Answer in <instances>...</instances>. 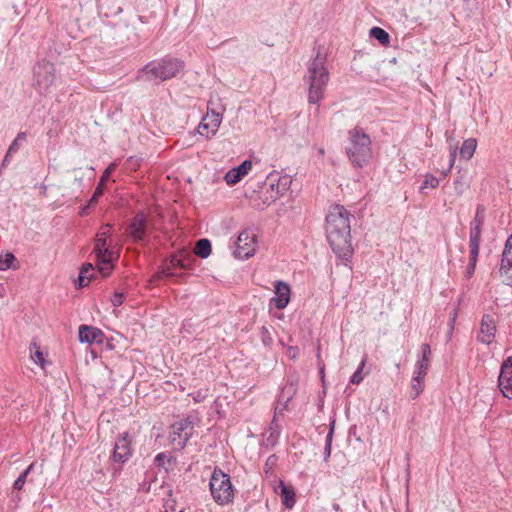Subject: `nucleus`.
<instances>
[{"mask_svg": "<svg viewBox=\"0 0 512 512\" xmlns=\"http://www.w3.org/2000/svg\"><path fill=\"white\" fill-rule=\"evenodd\" d=\"M352 214L340 204L333 205L326 215V237L337 257L348 260L353 253L350 218Z\"/></svg>", "mask_w": 512, "mask_h": 512, "instance_id": "1", "label": "nucleus"}, {"mask_svg": "<svg viewBox=\"0 0 512 512\" xmlns=\"http://www.w3.org/2000/svg\"><path fill=\"white\" fill-rule=\"evenodd\" d=\"M326 63V55L318 50L307 64V74L304 81L308 84L309 104H318L324 96V91L329 81V72Z\"/></svg>", "mask_w": 512, "mask_h": 512, "instance_id": "2", "label": "nucleus"}, {"mask_svg": "<svg viewBox=\"0 0 512 512\" xmlns=\"http://www.w3.org/2000/svg\"><path fill=\"white\" fill-rule=\"evenodd\" d=\"M346 155L354 167L362 168L372 157V140L362 127L348 131Z\"/></svg>", "mask_w": 512, "mask_h": 512, "instance_id": "3", "label": "nucleus"}, {"mask_svg": "<svg viewBox=\"0 0 512 512\" xmlns=\"http://www.w3.org/2000/svg\"><path fill=\"white\" fill-rule=\"evenodd\" d=\"M183 68V61L172 57H165L159 61L147 63L139 71L138 79L145 81L156 79L166 81L175 77Z\"/></svg>", "mask_w": 512, "mask_h": 512, "instance_id": "4", "label": "nucleus"}, {"mask_svg": "<svg viewBox=\"0 0 512 512\" xmlns=\"http://www.w3.org/2000/svg\"><path fill=\"white\" fill-rule=\"evenodd\" d=\"M210 491L218 505H227L234 499V488L230 476L219 467H215L210 478Z\"/></svg>", "mask_w": 512, "mask_h": 512, "instance_id": "5", "label": "nucleus"}, {"mask_svg": "<svg viewBox=\"0 0 512 512\" xmlns=\"http://www.w3.org/2000/svg\"><path fill=\"white\" fill-rule=\"evenodd\" d=\"M195 424V418L188 416L171 425L169 440L177 450L185 448L187 442L193 435Z\"/></svg>", "mask_w": 512, "mask_h": 512, "instance_id": "6", "label": "nucleus"}, {"mask_svg": "<svg viewBox=\"0 0 512 512\" xmlns=\"http://www.w3.org/2000/svg\"><path fill=\"white\" fill-rule=\"evenodd\" d=\"M132 439L128 432L120 435L116 441L110 459L118 464V467L113 468V474H118L121 471V466L126 463L132 456Z\"/></svg>", "mask_w": 512, "mask_h": 512, "instance_id": "7", "label": "nucleus"}, {"mask_svg": "<svg viewBox=\"0 0 512 512\" xmlns=\"http://www.w3.org/2000/svg\"><path fill=\"white\" fill-rule=\"evenodd\" d=\"M56 70L53 63L40 61L34 68V79L41 92H46L56 79Z\"/></svg>", "mask_w": 512, "mask_h": 512, "instance_id": "8", "label": "nucleus"}, {"mask_svg": "<svg viewBox=\"0 0 512 512\" xmlns=\"http://www.w3.org/2000/svg\"><path fill=\"white\" fill-rule=\"evenodd\" d=\"M256 235L250 230H243L236 241L234 255L239 259H248L255 253Z\"/></svg>", "mask_w": 512, "mask_h": 512, "instance_id": "9", "label": "nucleus"}, {"mask_svg": "<svg viewBox=\"0 0 512 512\" xmlns=\"http://www.w3.org/2000/svg\"><path fill=\"white\" fill-rule=\"evenodd\" d=\"M222 122V112H217L214 109H209L207 114L202 118L198 125V133L205 136L207 139L212 138Z\"/></svg>", "mask_w": 512, "mask_h": 512, "instance_id": "10", "label": "nucleus"}, {"mask_svg": "<svg viewBox=\"0 0 512 512\" xmlns=\"http://www.w3.org/2000/svg\"><path fill=\"white\" fill-rule=\"evenodd\" d=\"M498 386L504 397L512 399V356L504 360L501 365Z\"/></svg>", "mask_w": 512, "mask_h": 512, "instance_id": "11", "label": "nucleus"}, {"mask_svg": "<svg viewBox=\"0 0 512 512\" xmlns=\"http://www.w3.org/2000/svg\"><path fill=\"white\" fill-rule=\"evenodd\" d=\"M147 229V217L144 211H138L127 227L129 235L134 241L140 242L145 239Z\"/></svg>", "mask_w": 512, "mask_h": 512, "instance_id": "12", "label": "nucleus"}, {"mask_svg": "<svg viewBox=\"0 0 512 512\" xmlns=\"http://www.w3.org/2000/svg\"><path fill=\"white\" fill-rule=\"evenodd\" d=\"M500 273L505 284L512 286V234L508 237L500 266Z\"/></svg>", "mask_w": 512, "mask_h": 512, "instance_id": "13", "label": "nucleus"}, {"mask_svg": "<svg viewBox=\"0 0 512 512\" xmlns=\"http://www.w3.org/2000/svg\"><path fill=\"white\" fill-rule=\"evenodd\" d=\"M112 239L109 237L108 232L98 231L96 237L94 239V249L96 258L110 257L111 255L116 254L111 249Z\"/></svg>", "mask_w": 512, "mask_h": 512, "instance_id": "14", "label": "nucleus"}, {"mask_svg": "<svg viewBox=\"0 0 512 512\" xmlns=\"http://www.w3.org/2000/svg\"><path fill=\"white\" fill-rule=\"evenodd\" d=\"M274 293L275 296L271 299V303L279 310L284 309L290 302L291 290L289 284L281 280L275 281Z\"/></svg>", "mask_w": 512, "mask_h": 512, "instance_id": "15", "label": "nucleus"}, {"mask_svg": "<svg viewBox=\"0 0 512 512\" xmlns=\"http://www.w3.org/2000/svg\"><path fill=\"white\" fill-rule=\"evenodd\" d=\"M496 333V324L492 315L484 314L481 320L480 331L477 340L483 344H491Z\"/></svg>", "mask_w": 512, "mask_h": 512, "instance_id": "16", "label": "nucleus"}, {"mask_svg": "<svg viewBox=\"0 0 512 512\" xmlns=\"http://www.w3.org/2000/svg\"><path fill=\"white\" fill-rule=\"evenodd\" d=\"M104 333L93 326L81 325L78 331V338L81 343L101 344L104 340Z\"/></svg>", "mask_w": 512, "mask_h": 512, "instance_id": "17", "label": "nucleus"}, {"mask_svg": "<svg viewBox=\"0 0 512 512\" xmlns=\"http://www.w3.org/2000/svg\"><path fill=\"white\" fill-rule=\"evenodd\" d=\"M274 491L281 498L283 506L287 509L294 507L296 503V495L291 485H286L282 480L278 481V485L274 486Z\"/></svg>", "mask_w": 512, "mask_h": 512, "instance_id": "18", "label": "nucleus"}, {"mask_svg": "<svg viewBox=\"0 0 512 512\" xmlns=\"http://www.w3.org/2000/svg\"><path fill=\"white\" fill-rule=\"evenodd\" d=\"M297 381H289L281 390L279 394V403L283 401V408H280L279 405L275 406V414H282L288 406V403L292 400L297 392Z\"/></svg>", "mask_w": 512, "mask_h": 512, "instance_id": "19", "label": "nucleus"}, {"mask_svg": "<svg viewBox=\"0 0 512 512\" xmlns=\"http://www.w3.org/2000/svg\"><path fill=\"white\" fill-rule=\"evenodd\" d=\"M252 168V162L250 160L243 161L239 166L229 170L224 179L228 185H234L238 183Z\"/></svg>", "mask_w": 512, "mask_h": 512, "instance_id": "20", "label": "nucleus"}, {"mask_svg": "<svg viewBox=\"0 0 512 512\" xmlns=\"http://www.w3.org/2000/svg\"><path fill=\"white\" fill-rule=\"evenodd\" d=\"M422 357L416 364L415 374L427 375V371L430 365L431 347L429 344L424 343L421 346Z\"/></svg>", "mask_w": 512, "mask_h": 512, "instance_id": "21", "label": "nucleus"}, {"mask_svg": "<svg viewBox=\"0 0 512 512\" xmlns=\"http://www.w3.org/2000/svg\"><path fill=\"white\" fill-rule=\"evenodd\" d=\"M113 168H114V166L110 165L103 172V175L101 176V178L94 190V193H93L92 197L90 198V204H96L98 202L99 198L103 195L105 182L108 179L109 175L111 174Z\"/></svg>", "mask_w": 512, "mask_h": 512, "instance_id": "22", "label": "nucleus"}, {"mask_svg": "<svg viewBox=\"0 0 512 512\" xmlns=\"http://www.w3.org/2000/svg\"><path fill=\"white\" fill-rule=\"evenodd\" d=\"M482 228L481 226L470 225L469 251H480Z\"/></svg>", "mask_w": 512, "mask_h": 512, "instance_id": "23", "label": "nucleus"}, {"mask_svg": "<svg viewBox=\"0 0 512 512\" xmlns=\"http://www.w3.org/2000/svg\"><path fill=\"white\" fill-rule=\"evenodd\" d=\"M118 258V255L114 254V255H111L110 257H103V259L101 258H96V262H97V266H98V271L104 276V277H107L110 275V273L112 272L113 270V262L115 260H117Z\"/></svg>", "mask_w": 512, "mask_h": 512, "instance_id": "24", "label": "nucleus"}, {"mask_svg": "<svg viewBox=\"0 0 512 512\" xmlns=\"http://www.w3.org/2000/svg\"><path fill=\"white\" fill-rule=\"evenodd\" d=\"M212 251V246L210 240L207 238L199 239L194 248V254L202 259L207 258Z\"/></svg>", "mask_w": 512, "mask_h": 512, "instance_id": "25", "label": "nucleus"}, {"mask_svg": "<svg viewBox=\"0 0 512 512\" xmlns=\"http://www.w3.org/2000/svg\"><path fill=\"white\" fill-rule=\"evenodd\" d=\"M477 147V141L474 138L466 139L461 148H460V156L465 160H469L475 153Z\"/></svg>", "mask_w": 512, "mask_h": 512, "instance_id": "26", "label": "nucleus"}, {"mask_svg": "<svg viewBox=\"0 0 512 512\" xmlns=\"http://www.w3.org/2000/svg\"><path fill=\"white\" fill-rule=\"evenodd\" d=\"M454 190L456 195L460 196L469 187V181L467 179V172L458 171L456 178L453 181Z\"/></svg>", "mask_w": 512, "mask_h": 512, "instance_id": "27", "label": "nucleus"}, {"mask_svg": "<svg viewBox=\"0 0 512 512\" xmlns=\"http://www.w3.org/2000/svg\"><path fill=\"white\" fill-rule=\"evenodd\" d=\"M36 466L35 462H32L15 480L13 484V488L15 490H21L26 483V481L33 482V479H28L29 474L34 471Z\"/></svg>", "mask_w": 512, "mask_h": 512, "instance_id": "28", "label": "nucleus"}, {"mask_svg": "<svg viewBox=\"0 0 512 512\" xmlns=\"http://www.w3.org/2000/svg\"><path fill=\"white\" fill-rule=\"evenodd\" d=\"M370 37L379 41L380 44L388 46L390 43V35L381 27H373L369 32Z\"/></svg>", "mask_w": 512, "mask_h": 512, "instance_id": "29", "label": "nucleus"}, {"mask_svg": "<svg viewBox=\"0 0 512 512\" xmlns=\"http://www.w3.org/2000/svg\"><path fill=\"white\" fill-rule=\"evenodd\" d=\"M424 375L415 374L411 380V390L413 393L411 394V399L415 400L424 389Z\"/></svg>", "mask_w": 512, "mask_h": 512, "instance_id": "30", "label": "nucleus"}, {"mask_svg": "<svg viewBox=\"0 0 512 512\" xmlns=\"http://www.w3.org/2000/svg\"><path fill=\"white\" fill-rule=\"evenodd\" d=\"M27 140V133L26 132H19L16 136V138L12 141L10 144L7 152L8 156H12L13 154L17 153L20 149V146Z\"/></svg>", "mask_w": 512, "mask_h": 512, "instance_id": "31", "label": "nucleus"}, {"mask_svg": "<svg viewBox=\"0 0 512 512\" xmlns=\"http://www.w3.org/2000/svg\"><path fill=\"white\" fill-rule=\"evenodd\" d=\"M276 415L277 414L274 415V418L270 423L269 436L267 438V441L269 443H271L272 445L276 444V442L280 436V432H281L280 426L278 425L277 420H276Z\"/></svg>", "mask_w": 512, "mask_h": 512, "instance_id": "32", "label": "nucleus"}, {"mask_svg": "<svg viewBox=\"0 0 512 512\" xmlns=\"http://www.w3.org/2000/svg\"><path fill=\"white\" fill-rule=\"evenodd\" d=\"M182 256H185V250H179L176 254L172 255L168 265L172 269L180 268L186 270L185 259Z\"/></svg>", "mask_w": 512, "mask_h": 512, "instance_id": "33", "label": "nucleus"}, {"mask_svg": "<svg viewBox=\"0 0 512 512\" xmlns=\"http://www.w3.org/2000/svg\"><path fill=\"white\" fill-rule=\"evenodd\" d=\"M479 252L469 251V262L466 268V277L471 278L474 275L476 264L478 261Z\"/></svg>", "mask_w": 512, "mask_h": 512, "instance_id": "34", "label": "nucleus"}, {"mask_svg": "<svg viewBox=\"0 0 512 512\" xmlns=\"http://www.w3.org/2000/svg\"><path fill=\"white\" fill-rule=\"evenodd\" d=\"M177 276L173 269L168 264L163 266L154 276L153 281L162 280L164 278H172Z\"/></svg>", "mask_w": 512, "mask_h": 512, "instance_id": "35", "label": "nucleus"}, {"mask_svg": "<svg viewBox=\"0 0 512 512\" xmlns=\"http://www.w3.org/2000/svg\"><path fill=\"white\" fill-rule=\"evenodd\" d=\"M440 183V179L437 178L436 176L434 175H427L425 180L422 182L421 186H420V192L421 193H424V190L426 188H437L438 185Z\"/></svg>", "mask_w": 512, "mask_h": 512, "instance_id": "36", "label": "nucleus"}, {"mask_svg": "<svg viewBox=\"0 0 512 512\" xmlns=\"http://www.w3.org/2000/svg\"><path fill=\"white\" fill-rule=\"evenodd\" d=\"M484 221H485V207L483 205H478L476 208V213H475L474 219L470 222V225L483 227Z\"/></svg>", "mask_w": 512, "mask_h": 512, "instance_id": "37", "label": "nucleus"}, {"mask_svg": "<svg viewBox=\"0 0 512 512\" xmlns=\"http://www.w3.org/2000/svg\"><path fill=\"white\" fill-rule=\"evenodd\" d=\"M365 364H366V357H364V358L362 359V361H361V363H360L359 367L357 368V370H356V371L353 373V375L351 376V378H350V382H351L352 384H356V385H358V384H360V383L363 381L364 376H363V374H362V370H363V368H364Z\"/></svg>", "mask_w": 512, "mask_h": 512, "instance_id": "38", "label": "nucleus"}, {"mask_svg": "<svg viewBox=\"0 0 512 512\" xmlns=\"http://www.w3.org/2000/svg\"><path fill=\"white\" fill-rule=\"evenodd\" d=\"M14 261H16V258L12 253H6L4 256H1L0 271H5L11 268Z\"/></svg>", "mask_w": 512, "mask_h": 512, "instance_id": "39", "label": "nucleus"}, {"mask_svg": "<svg viewBox=\"0 0 512 512\" xmlns=\"http://www.w3.org/2000/svg\"><path fill=\"white\" fill-rule=\"evenodd\" d=\"M173 460H175L173 457L171 456H167L165 453L161 452V453H158L156 456H155V463L159 466V467H163L165 468V470L167 471L168 468L166 467V463H171Z\"/></svg>", "mask_w": 512, "mask_h": 512, "instance_id": "40", "label": "nucleus"}, {"mask_svg": "<svg viewBox=\"0 0 512 512\" xmlns=\"http://www.w3.org/2000/svg\"><path fill=\"white\" fill-rule=\"evenodd\" d=\"M260 338L265 347H270L273 343V338L271 336V333L266 326L261 327Z\"/></svg>", "mask_w": 512, "mask_h": 512, "instance_id": "41", "label": "nucleus"}, {"mask_svg": "<svg viewBox=\"0 0 512 512\" xmlns=\"http://www.w3.org/2000/svg\"><path fill=\"white\" fill-rule=\"evenodd\" d=\"M456 155H457V147L451 146L449 166L446 170H444L442 172L443 177H446L448 175V173L451 171L452 167L454 166Z\"/></svg>", "mask_w": 512, "mask_h": 512, "instance_id": "42", "label": "nucleus"}, {"mask_svg": "<svg viewBox=\"0 0 512 512\" xmlns=\"http://www.w3.org/2000/svg\"><path fill=\"white\" fill-rule=\"evenodd\" d=\"M270 181H271V182H270L269 186H270L271 191H272V192H274V188H275V186H276L277 190H276V192H275V193L271 194L269 197H266L265 202H267V201H269V202H274V201H276V200L280 197L279 185H278V184L276 185V184L272 181V179H271V178H270Z\"/></svg>", "mask_w": 512, "mask_h": 512, "instance_id": "43", "label": "nucleus"}, {"mask_svg": "<svg viewBox=\"0 0 512 512\" xmlns=\"http://www.w3.org/2000/svg\"><path fill=\"white\" fill-rule=\"evenodd\" d=\"M125 296L123 293L115 292L111 298V302L114 307H118L123 304Z\"/></svg>", "mask_w": 512, "mask_h": 512, "instance_id": "44", "label": "nucleus"}, {"mask_svg": "<svg viewBox=\"0 0 512 512\" xmlns=\"http://www.w3.org/2000/svg\"><path fill=\"white\" fill-rule=\"evenodd\" d=\"M331 447H332V439H330V437H326L325 447H324V458H323V460L325 462L328 461V459L331 455Z\"/></svg>", "mask_w": 512, "mask_h": 512, "instance_id": "45", "label": "nucleus"}, {"mask_svg": "<svg viewBox=\"0 0 512 512\" xmlns=\"http://www.w3.org/2000/svg\"><path fill=\"white\" fill-rule=\"evenodd\" d=\"M31 358L36 364L40 365L41 367H44L45 360L43 357V353L41 351L36 350L35 353L31 355Z\"/></svg>", "mask_w": 512, "mask_h": 512, "instance_id": "46", "label": "nucleus"}, {"mask_svg": "<svg viewBox=\"0 0 512 512\" xmlns=\"http://www.w3.org/2000/svg\"><path fill=\"white\" fill-rule=\"evenodd\" d=\"M90 280H91V276H84L82 274H79L77 282L75 283V285L78 288H82V287L87 286L88 283L90 282Z\"/></svg>", "mask_w": 512, "mask_h": 512, "instance_id": "47", "label": "nucleus"}, {"mask_svg": "<svg viewBox=\"0 0 512 512\" xmlns=\"http://www.w3.org/2000/svg\"><path fill=\"white\" fill-rule=\"evenodd\" d=\"M182 258L185 259V266H186V269H191L192 266H193V262L195 261L193 255H191L190 253H188L186 250H185V256H182Z\"/></svg>", "mask_w": 512, "mask_h": 512, "instance_id": "48", "label": "nucleus"}, {"mask_svg": "<svg viewBox=\"0 0 512 512\" xmlns=\"http://www.w3.org/2000/svg\"><path fill=\"white\" fill-rule=\"evenodd\" d=\"M93 270H94L93 265H92L91 263H87V264H85V265L82 267V269H81V271H80V274H82V275H84V276H91V277H92V275L90 274V272H91V271H93Z\"/></svg>", "mask_w": 512, "mask_h": 512, "instance_id": "49", "label": "nucleus"}, {"mask_svg": "<svg viewBox=\"0 0 512 512\" xmlns=\"http://www.w3.org/2000/svg\"><path fill=\"white\" fill-rule=\"evenodd\" d=\"M94 204H90V200L88 201V204L81 208L80 210V216L84 217L87 216L90 213V209Z\"/></svg>", "mask_w": 512, "mask_h": 512, "instance_id": "50", "label": "nucleus"}, {"mask_svg": "<svg viewBox=\"0 0 512 512\" xmlns=\"http://www.w3.org/2000/svg\"><path fill=\"white\" fill-rule=\"evenodd\" d=\"M112 229H113V226L110 223H105V224L101 225L99 231L108 232L109 237L111 238L112 237Z\"/></svg>", "mask_w": 512, "mask_h": 512, "instance_id": "51", "label": "nucleus"}, {"mask_svg": "<svg viewBox=\"0 0 512 512\" xmlns=\"http://www.w3.org/2000/svg\"><path fill=\"white\" fill-rule=\"evenodd\" d=\"M334 429H335V419H332L329 423V431L326 437H330V439L333 440L334 436Z\"/></svg>", "mask_w": 512, "mask_h": 512, "instance_id": "52", "label": "nucleus"}, {"mask_svg": "<svg viewBox=\"0 0 512 512\" xmlns=\"http://www.w3.org/2000/svg\"><path fill=\"white\" fill-rule=\"evenodd\" d=\"M276 462H277V457L275 455H270L266 460L265 466L272 467L273 465L276 464Z\"/></svg>", "mask_w": 512, "mask_h": 512, "instance_id": "53", "label": "nucleus"}, {"mask_svg": "<svg viewBox=\"0 0 512 512\" xmlns=\"http://www.w3.org/2000/svg\"><path fill=\"white\" fill-rule=\"evenodd\" d=\"M10 157L11 156H8V152H6V155L4 156V159L0 165V173H2L3 169L9 164Z\"/></svg>", "mask_w": 512, "mask_h": 512, "instance_id": "54", "label": "nucleus"}, {"mask_svg": "<svg viewBox=\"0 0 512 512\" xmlns=\"http://www.w3.org/2000/svg\"><path fill=\"white\" fill-rule=\"evenodd\" d=\"M12 402H13V400L6 399L5 400V405H11Z\"/></svg>", "mask_w": 512, "mask_h": 512, "instance_id": "55", "label": "nucleus"}, {"mask_svg": "<svg viewBox=\"0 0 512 512\" xmlns=\"http://www.w3.org/2000/svg\"><path fill=\"white\" fill-rule=\"evenodd\" d=\"M276 405H279L280 408H283V401L279 403V399H278Z\"/></svg>", "mask_w": 512, "mask_h": 512, "instance_id": "56", "label": "nucleus"}, {"mask_svg": "<svg viewBox=\"0 0 512 512\" xmlns=\"http://www.w3.org/2000/svg\"><path fill=\"white\" fill-rule=\"evenodd\" d=\"M407 475L408 476L410 475V464L409 463L407 464Z\"/></svg>", "mask_w": 512, "mask_h": 512, "instance_id": "57", "label": "nucleus"}, {"mask_svg": "<svg viewBox=\"0 0 512 512\" xmlns=\"http://www.w3.org/2000/svg\"><path fill=\"white\" fill-rule=\"evenodd\" d=\"M75 180L80 183L82 181V178H75Z\"/></svg>", "mask_w": 512, "mask_h": 512, "instance_id": "58", "label": "nucleus"}, {"mask_svg": "<svg viewBox=\"0 0 512 512\" xmlns=\"http://www.w3.org/2000/svg\"><path fill=\"white\" fill-rule=\"evenodd\" d=\"M195 400L196 402H199V396H196Z\"/></svg>", "mask_w": 512, "mask_h": 512, "instance_id": "59", "label": "nucleus"}, {"mask_svg": "<svg viewBox=\"0 0 512 512\" xmlns=\"http://www.w3.org/2000/svg\"><path fill=\"white\" fill-rule=\"evenodd\" d=\"M195 400L196 402H199V396H196Z\"/></svg>", "mask_w": 512, "mask_h": 512, "instance_id": "60", "label": "nucleus"}, {"mask_svg": "<svg viewBox=\"0 0 512 512\" xmlns=\"http://www.w3.org/2000/svg\"><path fill=\"white\" fill-rule=\"evenodd\" d=\"M179 512H184V510H180Z\"/></svg>", "mask_w": 512, "mask_h": 512, "instance_id": "61", "label": "nucleus"}]
</instances>
